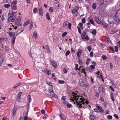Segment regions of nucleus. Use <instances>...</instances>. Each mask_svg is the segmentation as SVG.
Listing matches in <instances>:
<instances>
[{
	"label": "nucleus",
	"mask_w": 120,
	"mask_h": 120,
	"mask_svg": "<svg viewBox=\"0 0 120 120\" xmlns=\"http://www.w3.org/2000/svg\"><path fill=\"white\" fill-rule=\"evenodd\" d=\"M114 21L118 24L120 23V10H118L113 17Z\"/></svg>",
	"instance_id": "nucleus-1"
},
{
	"label": "nucleus",
	"mask_w": 120,
	"mask_h": 120,
	"mask_svg": "<svg viewBox=\"0 0 120 120\" xmlns=\"http://www.w3.org/2000/svg\"><path fill=\"white\" fill-rule=\"evenodd\" d=\"M9 17L8 18L7 21L9 22H14L16 19L15 15H8Z\"/></svg>",
	"instance_id": "nucleus-2"
},
{
	"label": "nucleus",
	"mask_w": 120,
	"mask_h": 120,
	"mask_svg": "<svg viewBox=\"0 0 120 120\" xmlns=\"http://www.w3.org/2000/svg\"><path fill=\"white\" fill-rule=\"evenodd\" d=\"M72 94L73 95V98H71L70 100L73 101H74V100H76V101H78L77 100L79 97V96H78L76 94H75L74 92Z\"/></svg>",
	"instance_id": "nucleus-3"
},
{
	"label": "nucleus",
	"mask_w": 120,
	"mask_h": 120,
	"mask_svg": "<svg viewBox=\"0 0 120 120\" xmlns=\"http://www.w3.org/2000/svg\"><path fill=\"white\" fill-rule=\"evenodd\" d=\"M76 103L77 105L79 106V108L81 107V108H82L83 107V108H85L84 106L85 103L84 101H79V102L78 101H76Z\"/></svg>",
	"instance_id": "nucleus-4"
},
{
	"label": "nucleus",
	"mask_w": 120,
	"mask_h": 120,
	"mask_svg": "<svg viewBox=\"0 0 120 120\" xmlns=\"http://www.w3.org/2000/svg\"><path fill=\"white\" fill-rule=\"evenodd\" d=\"M79 9V7H76L75 9L73 10L72 11V12L73 15L74 16H76L78 14V12Z\"/></svg>",
	"instance_id": "nucleus-5"
},
{
	"label": "nucleus",
	"mask_w": 120,
	"mask_h": 120,
	"mask_svg": "<svg viewBox=\"0 0 120 120\" xmlns=\"http://www.w3.org/2000/svg\"><path fill=\"white\" fill-rule=\"evenodd\" d=\"M104 86L103 85H102L98 88V91L100 93L102 92L103 94H104L105 92L104 89Z\"/></svg>",
	"instance_id": "nucleus-6"
},
{
	"label": "nucleus",
	"mask_w": 120,
	"mask_h": 120,
	"mask_svg": "<svg viewBox=\"0 0 120 120\" xmlns=\"http://www.w3.org/2000/svg\"><path fill=\"white\" fill-rule=\"evenodd\" d=\"M22 95V92H19L16 98V101H20L21 98V95Z\"/></svg>",
	"instance_id": "nucleus-7"
},
{
	"label": "nucleus",
	"mask_w": 120,
	"mask_h": 120,
	"mask_svg": "<svg viewBox=\"0 0 120 120\" xmlns=\"http://www.w3.org/2000/svg\"><path fill=\"white\" fill-rule=\"evenodd\" d=\"M51 63L52 66L55 68H56L57 67V65L56 63L53 60H51Z\"/></svg>",
	"instance_id": "nucleus-8"
},
{
	"label": "nucleus",
	"mask_w": 120,
	"mask_h": 120,
	"mask_svg": "<svg viewBox=\"0 0 120 120\" xmlns=\"http://www.w3.org/2000/svg\"><path fill=\"white\" fill-rule=\"evenodd\" d=\"M94 19L96 23L100 24H102V22L100 21L98 17L95 16L94 17Z\"/></svg>",
	"instance_id": "nucleus-9"
},
{
	"label": "nucleus",
	"mask_w": 120,
	"mask_h": 120,
	"mask_svg": "<svg viewBox=\"0 0 120 120\" xmlns=\"http://www.w3.org/2000/svg\"><path fill=\"white\" fill-rule=\"evenodd\" d=\"M17 108L16 106H15L13 109V116H15L16 114V112L17 111Z\"/></svg>",
	"instance_id": "nucleus-10"
},
{
	"label": "nucleus",
	"mask_w": 120,
	"mask_h": 120,
	"mask_svg": "<svg viewBox=\"0 0 120 120\" xmlns=\"http://www.w3.org/2000/svg\"><path fill=\"white\" fill-rule=\"evenodd\" d=\"M61 99L62 100L63 103L64 105H66L67 103V101H66V98H65V96H63L62 98Z\"/></svg>",
	"instance_id": "nucleus-11"
},
{
	"label": "nucleus",
	"mask_w": 120,
	"mask_h": 120,
	"mask_svg": "<svg viewBox=\"0 0 120 120\" xmlns=\"http://www.w3.org/2000/svg\"><path fill=\"white\" fill-rule=\"evenodd\" d=\"M96 107L98 110H99V112H102L104 111L103 109L100 106L98 105H96Z\"/></svg>",
	"instance_id": "nucleus-12"
},
{
	"label": "nucleus",
	"mask_w": 120,
	"mask_h": 120,
	"mask_svg": "<svg viewBox=\"0 0 120 120\" xmlns=\"http://www.w3.org/2000/svg\"><path fill=\"white\" fill-rule=\"evenodd\" d=\"M49 92L50 93V95L52 97H53L54 94H55L53 89L52 90L51 89H49Z\"/></svg>",
	"instance_id": "nucleus-13"
},
{
	"label": "nucleus",
	"mask_w": 120,
	"mask_h": 120,
	"mask_svg": "<svg viewBox=\"0 0 120 120\" xmlns=\"http://www.w3.org/2000/svg\"><path fill=\"white\" fill-rule=\"evenodd\" d=\"M59 115L61 119L63 120H66V118H64V115L62 113L60 112Z\"/></svg>",
	"instance_id": "nucleus-14"
},
{
	"label": "nucleus",
	"mask_w": 120,
	"mask_h": 120,
	"mask_svg": "<svg viewBox=\"0 0 120 120\" xmlns=\"http://www.w3.org/2000/svg\"><path fill=\"white\" fill-rule=\"evenodd\" d=\"M11 9L13 10H16L17 9V6L16 4H11Z\"/></svg>",
	"instance_id": "nucleus-15"
},
{
	"label": "nucleus",
	"mask_w": 120,
	"mask_h": 120,
	"mask_svg": "<svg viewBox=\"0 0 120 120\" xmlns=\"http://www.w3.org/2000/svg\"><path fill=\"white\" fill-rule=\"evenodd\" d=\"M46 83L47 84L51 86V87H50V89H51L52 90L53 86H52V83L50 82H49L46 81Z\"/></svg>",
	"instance_id": "nucleus-16"
},
{
	"label": "nucleus",
	"mask_w": 120,
	"mask_h": 120,
	"mask_svg": "<svg viewBox=\"0 0 120 120\" xmlns=\"http://www.w3.org/2000/svg\"><path fill=\"white\" fill-rule=\"evenodd\" d=\"M80 99L82 101L84 102L85 104L86 103V104H87L89 103L88 101L86 100L84 98H80Z\"/></svg>",
	"instance_id": "nucleus-17"
},
{
	"label": "nucleus",
	"mask_w": 120,
	"mask_h": 120,
	"mask_svg": "<svg viewBox=\"0 0 120 120\" xmlns=\"http://www.w3.org/2000/svg\"><path fill=\"white\" fill-rule=\"evenodd\" d=\"M102 24L103 26L105 28H107L108 27V25L105 22H102Z\"/></svg>",
	"instance_id": "nucleus-18"
},
{
	"label": "nucleus",
	"mask_w": 120,
	"mask_h": 120,
	"mask_svg": "<svg viewBox=\"0 0 120 120\" xmlns=\"http://www.w3.org/2000/svg\"><path fill=\"white\" fill-rule=\"evenodd\" d=\"M16 12H13L12 11H9L8 14V15H14V14H15Z\"/></svg>",
	"instance_id": "nucleus-19"
},
{
	"label": "nucleus",
	"mask_w": 120,
	"mask_h": 120,
	"mask_svg": "<svg viewBox=\"0 0 120 120\" xmlns=\"http://www.w3.org/2000/svg\"><path fill=\"white\" fill-rule=\"evenodd\" d=\"M30 20L29 19L26 21L24 23L23 26H26L30 22Z\"/></svg>",
	"instance_id": "nucleus-20"
},
{
	"label": "nucleus",
	"mask_w": 120,
	"mask_h": 120,
	"mask_svg": "<svg viewBox=\"0 0 120 120\" xmlns=\"http://www.w3.org/2000/svg\"><path fill=\"white\" fill-rule=\"evenodd\" d=\"M96 117L94 116L93 115H90V120H93L96 119Z\"/></svg>",
	"instance_id": "nucleus-21"
},
{
	"label": "nucleus",
	"mask_w": 120,
	"mask_h": 120,
	"mask_svg": "<svg viewBox=\"0 0 120 120\" xmlns=\"http://www.w3.org/2000/svg\"><path fill=\"white\" fill-rule=\"evenodd\" d=\"M4 60V58L3 57H0V66L2 64Z\"/></svg>",
	"instance_id": "nucleus-22"
},
{
	"label": "nucleus",
	"mask_w": 120,
	"mask_h": 120,
	"mask_svg": "<svg viewBox=\"0 0 120 120\" xmlns=\"http://www.w3.org/2000/svg\"><path fill=\"white\" fill-rule=\"evenodd\" d=\"M46 16L47 19L48 20H49L50 19V18L49 17V15L48 12H47L46 14Z\"/></svg>",
	"instance_id": "nucleus-23"
},
{
	"label": "nucleus",
	"mask_w": 120,
	"mask_h": 120,
	"mask_svg": "<svg viewBox=\"0 0 120 120\" xmlns=\"http://www.w3.org/2000/svg\"><path fill=\"white\" fill-rule=\"evenodd\" d=\"M33 26V23L32 21H31L29 27V29L30 30H31L32 29Z\"/></svg>",
	"instance_id": "nucleus-24"
},
{
	"label": "nucleus",
	"mask_w": 120,
	"mask_h": 120,
	"mask_svg": "<svg viewBox=\"0 0 120 120\" xmlns=\"http://www.w3.org/2000/svg\"><path fill=\"white\" fill-rule=\"evenodd\" d=\"M82 52L81 50L79 51L77 53V55L78 56V57H80L81 55V53Z\"/></svg>",
	"instance_id": "nucleus-25"
},
{
	"label": "nucleus",
	"mask_w": 120,
	"mask_h": 120,
	"mask_svg": "<svg viewBox=\"0 0 120 120\" xmlns=\"http://www.w3.org/2000/svg\"><path fill=\"white\" fill-rule=\"evenodd\" d=\"M15 37H14L12 39V40H11V43L12 44H14L15 43Z\"/></svg>",
	"instance_id": "nucleus-26"
},
{
	"label": "nucleus",
	"mask_w": 120,
	"mask_h": 120,
	"mask_svg": "<svg viewBox=\"0 0 120 120\" xmlns=\"http://www.w3.org/2000/svg\"><path fill=\"white\" fill-rule=\"evenodd\" d=\"M92 7L94 9H95L96 8V4L95 3H94L92 5Z\"/></svg>",
	"instance_id": "nucleus-27"
},
{
	"label": "nucleus",
	"mask_w": 120,
	"mask_h": 120,
	"mask_svg": "<svg viewBox=\"0 0 120 120\" xmlns=\"http://www.w3.org/2000/svg\"><path fill=\"white\" fill-rule=\"evenodd\" d=\"M110 97L112 101H113V102H114V99L113 98V95L112 93V92L111 93V94Z\"/></svg>",
	"instance_id": "nucleus-28"
},
{
	"label": "nucleus",
	"mask_w": 120,
	"mask_h": 120,
	"mask_svg": "<svg viewBox=\"0 0 120 120\" xmlns=\"http://www.w3.org/2000/svg\"><path fill=\"white\" fill-rule=\"evenodd\" d=\"M89 22L92 25L94 26V22L93 19H90L89 21Z\"/></svg>",
	"instance_id": "nucleus-29"
},
{
	"label": "nucleus",
	"mask_w": 120,
	"mask_h": 120,
	"mask_svg": "<svg viewBox=\"0 0 120 120\" xmlns=\"http://www.w3.org/2000/svg\"><path fill=\"white\" fill-rule=\"evenodd\" d=\"M22 29V30H21L20 29H19L17 31L16 33H18V34H19L23 32V29Z\"/></svg>",
	"instance_id": "nucleus-30"
},
{
	"label": "nucleus",
	"mask_w": 120,
	"mask_h": 120,
	"mask_svg": "<svg viewBox=\"0 0 120 120\" xmlns=\"http://www.w3.org/2000/svg\"><path fill=\"white\" fill-rule=\"evenodd\" d=\"M33 36L35 37V38H36L38 37L37 33L36 31H35L34 32L33 34Z\"/></svg>",
	"instance_id": "nucleus-31"
},
{
	"label": "nucleus",
	"mask_w": 120,
	"mask_h": 120,
	"mask_svg": "<svg viewBox=\"0 0 120 120\" xmlns=\"http://www.w3.org/2000/svg\"><path fill=\"white\" fill-rule=\"evenodd\" d=\"M78 60L80 65H82V62L81 59L80 58H78Z\"/></svg>",
	"instance_id": "nucleus-32"
},
{
	"label": "nucleus",
	"mask_w": 120,
	"mask_h": 120,
	"mask_svg": "<svg viewBox=\"0 0 120 120\" xmlns=\"http://www.w3.org/2000/svg\"><path fill=\"white\" fill-rule=\"evenodd\" d=\"M20 22H19L18 21H16L15 22V26H18L19 25H20V26H21V24H20Z\"/></svg>",
	"instance_id": "nucleus-33"
},
{
	"label": "nucleus",
	"mask_w": 120,
	"mask_h": 120,
	"mask_svg": "<svg viewBox=\"0 0 120 120\" xmlns=\"http://www.w3.org/2000/svg\"><path fill=\"white\" fill-rule=\"evenodd\" d=\"M92 34L94 35H96L97 33V32L95 29H94L93 30V31L92 32Z\"/></svg>",
	"instance_id": "nucleus-34"
},
{
	"label": "nucleus",
	"mask_w": 120,
	"mask_h": 120,
	"mask_svg": "<svg viewBox=\"0 0 120 120\" xmlns=\"http://www.w3.org/2000/svg\"><path fill=\"white\" fill-rule=\"evenodd\" d=\"M27 98L28 100L30 102L31 101V99L30 95H29L27 97Z\"/></svg>",
	"instance_id": "nucleus-35"
},
{
	"label": "nucleus",
	"mask_w": 120,
	"mask_h": 120,
	"mask_svg": "<svg viewBox=\"0 0 120 120\" xmlns=\"http://www.w3.org/2000/svg\"><path fill=\"white\" fill-rule=\"evenodd\" d=\"M10 6V4H5L4 5V6L6 8H8Z\"/></svg>",
	"instance_id": "nucleus-36"
},
{
	"label": "nucleus",
	"mask_w": 120,
	"mask_h": 120,
	"mask_svg": "<svg viewBox=\"0 0 120 120\" xmlns=\"http://www.w3.org/2000/svg\"><path fill=\"white\" fill-rule=\"evenodd\" d=\"M90 60L89 58H87L86 61V64L87 65H88L89 64V62L90 61Z\"/></svg>",
	"instance_id": "nucleus-37"
},
{
	"label": "nucleus",
	"mask_w": 120,
	"mask_h": 120,
	"mask_svg": "<svg viewBox=\"0 0 120 120\" xmlns=\"http://www.w3.org/2000/svg\"><path fill=\"white\" fill-rule=\"evenodd\" d=\"M58 82L60 84H64L65 83V82L64 80H59L58 81Z\"/></svg>",
	"instance_id": "nucleus-38"
},
{
	"label": "nucleus",
	"mask_w": 120,
	"mask_h": 120,
	"mask_svg": "<svg viewBox=\"0 0 120 120\" xmlns=\"http://www.w3.org/2000/svg\"><path fill=\"white\" fill-rule=\"evenodd\" d=\"M77 28L78 29V30L79 32V33L80 34H81V28L79 27V26H77Z\"/></svg>",
	"instance_id": "nucleus-39"
},
{
	"label": "nucleus",
	"mask_w": 120,
	"mask_h": 120,
	"mask_svg": "<svg viewBox=\"0 0 120 120\" xmlns=\"http://www.w3.org/2000/svg\"><path fill=\"white\" fill-rule=\"evenodd\" d=\"M109 22V24L110 25V26H112L114 24V22L112 21Z\"/></svg>",
	"instance_id": "nucleus-40"
},
{
	"label": "nucleus",
	"mask_w": 120,
	"mask_h": 120,
	"mask_svg": "<svg viewBox=\"0 0 120 120\" xmlns=\"http://www.w3.org/2000/svg\"><path fill=\"white\" fill-rule=\"evenodd\" d=\"M21 17L19 16L16 19V21H18L19 22H20L21 20Z\"/></svg>",
	"instance_id": "nucleus-41"
},
{
	"label": "nucleus",
	"mask_w": 120,
	"mask_h": 120,
	"mask_svg": "<svg viewBox=\"0 0 120 120\" xmlns=\"http://www.w3.org/2000/svg\"><path fill=\"white\" fill-rule=\"evenodd\" d=\"M102 4H105V5L107 4V3L106 0H103Z\"/></svg>",
	"instance_id": "nucleus-42"
},
{
	"label": "nucleus",
	"mask_w": 120,
	"mask_h": 120,
	"mask_svg": "<svg viewBox=\"0 0 120 120\" xmlns=\"http://www.w3.org/2000/svg\"><path fill=\"white\" fill-rule=\"evenodd\" d=\"M66 106L69 108H70L71 107V105L69 103H67L66 104Z\"/></svg>",
	"instance_id": "nucleus-43"
},
{
	"label": "nucleus",
	"mask_w": 120,
	"mask_h": 120,
	"mask_svg": "<svg viewBox=\"0 0 120 120\" xmlns=\"http://www.w3.org/2000/svg\"><path fill=\"white\" fill-rule=\"evenodd\" d=\"M68 22H64L63 24V26L64 27H65L67 25V24L68 23Z\"/></svg>",
	"instance_id": "nucleus-44"
},
{
	"label": "nucleus",
	"mask_w": 120,
	"mask_h": 120,
	"mask_svg": "<svg viewBox=\"0 0 120 120\" xmlns=\"http://www.w3.org/2000/svg\"><path fill=\"white\" fill-rule=\"evenodd\" d=\"M102 58L103 59V60H105L107 59V57L105 55H103L102 56Z\"/></svg>",
	"instance_id": "nucleus-45"
},
{
	"label": "nucleus",
	"mask_w": 120,
	"mask_h": 120,
	"mask_svg": "<svg viewBox=\"0 0 120 120\" xmlns=\"http://www.w3.org/2000/svg\"><path fill=\"white\" fill-rule=\"evenodd\" d=\"M49 11L51 12H52L53 11V8L52 7H51L49 9Z\"/></svg>",
	"instance_id": "nucleus-46"
},
{
	"label": "nucleus",
	"mask_w": 120,
	"mask_h": 120,
	"mask_svg": "<svg viewBox=\"0 0 120 120\" xmlns=\"http://www.w3.org/2000/svg\"><path fill=\"white\" fill-rule=\"evenodd\" d=\"M39 13L40 14V15L41 16H42L43 15V11H39Z\"/></svg>",
	"instance_id": "nucleus-47"
},
{
	"label": "nucleus",
	"mask_w": 120,
	"mask_h": 120,
	"mask_svg": "<svg viewBox=\"0 0 120 120\" xmlns=\"http://www.w3.org/2000/svg\"><path fill=\"white\" fill-rule=\"evenodd\" d=\"M98 75H100V78H102L103 77L102 76V74L100 72L98 71Z\"/></svg>",
	"instance_id": "nucleus-48"
},
{
	"label": "nucleus",
	"mask_w": 120,
	"mask_h": 120,
	"mask_svg": "<svg viewBox=\"0 0 120 120\" xmlns=\"http://www.w3.org/2000/svg\"><path fill=\"white\" fill-rule=\"evenodd\" d=\"M67 34V32H64L62 34V36L63 37H64Z\"/></svg>",
	"instance_id": "nucleus-49"
},
{
	"label": "nucleus",
	"mask_w": 120,
	"mask_h": 120,
	"mask_svg": "<svg viewBox=\"0 0 120 120\" xmlns=\"http://www.w3.org/2000/svg\"><path fill=\"white\" fill-rule=\"evenodd\" d=\"M70 53V51L69 50L67 51L66 52L65 56H67Z\"/></svg>",
	"instance_id": "nucleus-50"
},
{
	"label": "nucleus",
	"mask_w": 120,
	"mask_h": 120,
	"mask_svg": "<svg viewBox=\"0 0 120 120\" xmlns=\"http://www.w3.org/2000/svg\"><path fill=\"white\" fill-rule=\"evenodd\" d=\"M107 118L111 120L112 119V116L108 115L107 117Z\"/></svg>",
	"instance_id": "nucleus-51"
},
{
	"label": "nucleus",
	"mask_w": 120,
	"mask_h": 120,
	"mask_svg": "<svg viewBox=\"0 0 120 120\" xmlns=\"http://www.w3.org/2000/svg\"><path fill=\"white\" fill-rule=\"evenodd\" d=\"M26 113V116H24L23 118V119L25 120H26L27 119V115L28 114V112L25 113V114Z\"/></svg>",
	"instance_id": "nucleus-52"
},
{
	"label": "nucleus",
	"mask_w": 120,
	"mask_h": 120,
	"mask_svg": "<svg viewBox=\"0 0 120 120\" xmlns=\"http://www.w3.org/2000/svg\"><path fill=\"white\" fill-rule=\"evenodd\" d=\"M106 41H107L109 42H110L111 41L109 39V38L108 36L107 37H106Z\"/></svg>",
	"instance_id": "nucleus-53"
},
{
	"label": "nucleus",
	"mask_w": 120,
	"mask_h": 120,
	"mask_svg": "<svg viewBox=\"0 0 120 120\" xmlns=\"http://www.w3.org/2000/svg\"><path fill=\"white\" fill-rule=\"evenodd\" d=\"M4 1L5 3H8L10 2V0H4Z\"/></svg>",
	"instance_id": "nucleus-54"
},
{
	"label": "nucleus",
	"mask_w": 120,
	"mask_h": 120,
	"mask_svg": "<svg viewBox=\"0 0 120 120\" xmlns=\"http://www.w3.org/2000/svg\"><path fill=\"white\" fill-rule=\"evenodd\" d=\"M86 34V32L85 31H84L81 34V36H85Z\"/></svg>",
	"instance_id": "nucleus-55"
},
{
	"label": "nucleus",
	"mask_w": 120,
	"mask_h": 120,
	"mask_svg": "<svg viewBox=\"0 0 120 120\" xmlns=\"http://www.w3.org/2000/svg\"><path fill=\"white\" fill-rule=\"evenodd\" d=\"M85 39L87 40H89L90 38L87 35L85 37Z\"/></svg>",
	"instance_id": "nucleus-56"
},
{
	"label": "nucleus",
	"mask_w": 120,
	"mask_h": 120,
	"mask_svg": "<svg viewBox=\"0 0 120 120\" xmlns=\"http://www.w3.org/2000/svg\"><path fill=\"white\" fill-rule=\"evenodd\" d=\"M114 48L115 49V51L116 52H118V47L117 46H114Z\"/></svg>",
	"instance_id": "nucleus-57"
},
{
	"label": "nucleus",
	"mask_w": 120,
	"mask_h": 120,
	"mask_svg": "<svg viewBox=\"0 0 120 120\" xmlns=\"http://www.w3.org/2000/svg\"><path fill=\"white\" fill-rule=\"evenodd\" d=\"M80 86L82 87H84L86 85L85 84H82V83H79Z\"/></svg>",
	"instance_id": "nucleus-58"
},
{
	"label": "nucleus",
	"mask_w": 120,
	"mask_h": 120,
	"mask_svg": "<svg viewBox=\"0 0 120 120\" xmlns=\"http://www.w3.org/2000/svg\"><path fill=\"white\" fill-rule=\"evenodd\" d=\"M82 21L83 23H84L85 22V19L84 18H83L81 20Z\"/></svg>",
	"instance_id": "nucleus-59"
},
{
	"label": "nucleus",
	"mask_w": 120,
	"mask_h": 120,
	"mask_svg": "<svg viewBox=\"0 0 120 120\" xmlns=\"http://www.w3.org/2000/svg\"><path fill=\"white\" fill-rule=\"evenodd\" d=\"M93 52L92 51L90 52V56L91 57H92L93 56Z\"/></svg>",
	"instance_id": "nucleus-60"
},
{
	"label": "nucleus",
	"mask_w": 120,
	"mask_h": 120,
	"mask_svg": "<svg viewBox=\"0 0 120 120\" xmlns=\"http://www.w3.org/2000/svg\"><path fill=\"white\" fill-rule=\"evenodd\" d=\"M17 1L16 0H15L13 2L11 3V4L12 5H14L16 4L17 3Z\"/></svg>",
	"instance_id": "nucleus-61"
},
{
	"label": "nucleus",
	"mask_w": 120,
	"mask_h": 120,
	"mask_svg": "<svg viewBox=\"0 0 120 120\" xmlns=\"http://www.w3.org/2000/svg\"><path fill=\"white\" fill-rule=\"evenodd\" d=\"M87 49L89 52H90L92 49L89 46H88L87 47Z\"/></svg>",
	"instance_id": "nucleus-62"
},
{
	"label": "nucleus",
	"mask_w": 120,
	"mask_h": 120,
	"mask_svg": "<svg viewBox=\"0 0 120 120\" xmlns=\"http://www.w3.org/2000/svg\"><path fill=\"white\" fill-rule=\"evenodd\" d=\"M41 112L42 114H44L45 113V111L44 109H42L41 110Z\"/></svg>",
	"instance_id": "nucleus-63"
},
{
	"label": "nucleus",
	"mask_w": 120,
	"mask_h": 120,
	"mask_svg": "<svg viewBox=\"0 0 120 120\" xmlns=\"http://www.w3.org/2000/svg\"><path fill=\"white\" fill-rule=\"evenodd\" d=\"M2 120H8V119L6 117L4 116L3 117Z\"/></svg>",
	"instance_id": "nucleus-64"
}]
</instances>
